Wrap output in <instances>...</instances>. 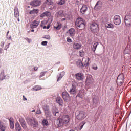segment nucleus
I'll return each mask as SVG.
<instances>
[{"instance_id":"nucleus-1","label":"nucleus","mask_w":131,"mask_h":131,"mask_svg":"<svg viewBox=\"0 0 131 131\" xmlns=\"http://www.w3.org/2000/svg\"><path fill=\"white\" fill-rule=\"evenodd\" d=\"M70 121V117L68 115H64L62 118L57 120V125L58 127H62L64 124L68 123Z\"/></svg>"},{"instance_id":"nucleus-2","label":"nucleus","mask_w":131,"mask_h":131,"mask_svg":"<svg viewBox=\"0 0 131 131\" xmlns=\"http://www.w3.org/2000/svg\"><path fill=\"white\" fill-rule=\"evenodd\" d=\"M90 30L95 33H97L99 31V26L96 22L92 23L90 25Z\"/></svg>"},{"instance_id":"nucleus-3","label":"nucleus","mask_w":131,"mask_h":131,"mask_svg":"<svg viewBox=\"0 0 131 131\" xmlns=\"http://www.w3.org/2000/svg\"><path fill=\"white\" fill-rule=\"evenodd\" d=\"M75 24L77 27L80 28V29H83L85 28V24L84 23L83 19L82 18L77 19Z\"/></svg>"},{"instance_id":"nucleus-4","label":"nucleus","mask_w":131,"mask_h":131,"mask_svg":"<svg viewBox=\"0 0 131 131\" xmlns=\"http://www.w3.org/2000/svg\"><path fill=\"white\" fill-rule=\"evenodd\" d=\"M124 81V76L123 74H119L117 79V84L119 86H121L123 84Z\"/></svg>"},{"instance_id":"nucleus-5","label":"nucleus","mask_w":131,"mask_h":131,"mask_svg":"<svg viewBox=\"0 0 131 131\" xmlns=\"http://www.w3.org/2000/svg\"><path fill=\"white\" fill-rule=\"evenodd\" d=\"M27 122L28 124L31 125L33 127H36L38 125V122L34 118L27 119Z\"/></svg>"},{"instance_id":"nucleus-6","label":"nucleus","mask_w":131,"mask_h":131,"mask_svg":"<svg viewBox=\"0 0 131 131\" xmlns=\"http://www.w3.org/2000/svg\"><path fill=\"white\" fill-rule=\"evenodd\" d=\"M62 98L64 101H66L67 102H70L71 97L69 95V94H68V92H62Z\"/></svg>"},{"instance_id":"nucleus-7","label":"nucleus","mask_w":131,"mask_h":131,"mask_svg":"<svg viewBox=\"0 0 131 131\" xmlns=\"http://www.w3.org/2000/svg\"><path fill=\"white\" fill-rule=\"evenodd\" d=\"M114 23L115 25L119 26L121 23V17L119 15H116L114 17Z\"/></svg>"},{"instance_id":"nucleus-8","label":"nucleus","mask_w":131,"mask_h":131,"mask_svg":"<svg viewBox=\"0 0 131 131\" xmlns=\"http://www.w3.org/2000/svg\"><path fill=\"white\" fill-rule=\"evenodd\" d=\"M77 119L82 121L85 118V114L83 111H79L78 114L76 116Z\"/></svg>"},{"instance_id":"nucleus-9","label":"nucleus","mask_w":131,"mask_h":131,"mask_svg":"<svg viewBox=\"0 0 131 131\" xmlns=\"http://www.w3.org/2000/svg\"><path fill=\"white\" fill-rule=\"evenodd\" d=\"M125 25L130 27L131 26V15H127L125 17Z\"/></svg>"},{"instance_id":"nucleus-10","label":"nucleus","mask_w":131,"mask_h":131,"mask_svg":"<svg viewBox=\"0 0 131 131\" xmlns=\"http://www.w3.org/2000/svg\"><path fill=\"white\" fill-rule=\"evenodd\" d=\"M85 84L87 85H92L93 84V79L90 75L87 76Z\"/></svg>"},{"instance_id":"nucleus-11","label":"nucleus","mask_w":131,"mask_h":131,"mask_svg":"<svg viewBox=\"0 0 131 131\" xmlns=\"http://www.w3.org/2000/svg\"><path fill=\"white\" fill-rule=\"evenodd\" d=\"M69 92L71 95H76V93H77V89L76 88V86H75L74 84H72Z\"/></svg>"},{"instance_id":"nucleus-12","label":"nucleus","mask_w":131,"mask_h":131,"mask_svg":"<svg viewBox=\"0 0 131 131\" xmlns=\"http://www.w3.org/2000/svg\"><path fill=\"white\" fill-rule=\"evenodd\" d=\"M82 45L76 42L73 44V48L76 51L80 50L81 49Z\"/></svg>"},{"instance_id":"nucleus-13","label":"nucleus","mask_w":131,"mask_h":131,"mask_svg":"<svg viewBox=\"0 0 131 131\" xmlns=\"http://www.w3.org/2000/svg\"><path fill=\"white\" fill-rule=\"evenodd\" d=\"M39 23L40 22L39 21L34 20L30 24V28L31 29L36 28L37 27H38Z\"/></svg>"},{"instance_id":"nucleus-14","label":"nucleus","mask_w":131,"mask_h":131,"mask_svg":"<svg viewBox=\"0 0 131 131\" xmlns=\"http://www.w3.org/2000/svg\"><path fill=\"white\" fill-rule=\"evenodd\" d=\"M102 7V3L101 1H98L96 3V4L94 6V9L95 10H99V9H101Z\"/></svg>"},{"instance_id":"nucleus-15","label":"nucleus","mask_w":131,"mask_h":131,"mask_svg":"<svg viewBox=\"0 0 131 131\" xmlns=\"http://www.w3.org/2000/svg\"><path fill=\"white\" fill-rule=\"evenodd\" d=\"M41 2L40 0H33L32 2H31L30 5L34 6H40Z\"/></svg>"},{"instance_id":"nucleus-16","label":"nucleus","mask_w":131,"mask_h":131,"mask_svg":"<svg viewBox=\"0 0 131 131\" xmlns=\"http://www.w3.org/2000/svg\"><path fill=\"white\" fill-rule=\"evenodd\" d=\"M89 61L90 58H89V57H84L82 59V62L84 63V66L85 67H86V68H88Z\"/></svg>"},{"instance_id":"nucleus-17","label":"nucleus","mask_w":131,"mask_h":131,"mask_svg":"<svg viewBox=\"0 0 131 131\" xmlns=\"http://www.w3.org/2000/svg\"><path fill=\"white\" fill-rule=\"evenodd\" d=\"M19 122H20V124L21 125L22 127L24 129H26L27 125H26V121H25L24 119H23V118L19 119Z\"/></svg>"},{"instance_id":"nucleus-18","label":"nucleus","mask_w":131,"mask_h":131,"mask_svg":"<svg viewBox=\"0 0 131 131\" xmlns=\"http://www.w3.org/2000/svg\"><path fill=\"white\" fill-rule=\"evenodd\" d=\"M75 77L77 80H82L84 78L83 75L82 73H77L75 75Z\"/></svg>"},{"instance_id":"nucleus-19","label":"nucleus","mask_w":131,"mask_h":131,"mask_svg":"<svg viewBox=\"0 0 131 131\" xmlns=\"http://www.w3.org/2000/svg\"><path fill=\"white\" fill-rule=\"evenodd\" d=\"M14 16L15 18H18L19 14V9H18L17 6H15L14 9Z\"/></svg>"},{"instance_id":"nucleus-20","label":"nucleus","mask_w":131,"mask_h":131,"mask_svg":"<svg viewBox=\"0 0 131 131\" xmlns=\"http://www.w3.org/2000/svg\"><path fill=\"white\" fill-rule=\"evenodd\" d=\"M9 122H10V127L11 128V129H13L15 127V124L13 120V119L12 118H10L9 119Z\"/></svg>"},{"instance_id":"nucleus-21","label":"nucleus","mask_w":131,"mask_h":131,"mask_svg":"<svg viewBox=\"0 0 131 131\" xmlns=\"http://www.w3.org/2000/svg\"><path fill=\"white\" fill-rule=\"evenodd\" d=\"M88 7L86 5H83L82 8L80 9V12L82 14H84L87 11Z\"/></svg>"},{"instance_id":"nucleus-22","label":"nucleus","mask_w":131,"mask_h":131,"mask_svg":"<svg viewBox=\"0 0 131 131\" xmlns=\"http://www.w3.org/2000/svg\"><path fill=\"white\" fill-rule=\"evenodd\" d=\"M50 15H51V13L50 12L46 11V12H44L43 13L40 15V17L44 18L45 17V16H49Z\"/></svg>"},{"instance_id":"nucleus-23","label":"nucleus","mask_w":131,"mask_h":131,"mask_svg":"<svg viewBox=\"0 0 131 131\" xmlns=\"http://www.w3.org/2000/svg\"><path fill=\"white\" fill-rule=\"evenodd\" d=\"M0 130L1 131H5L6 130V126L3 122L0 121Z\"/></svg>"},{"instance_id":"nucleus-24","label":"nucleus","mask_w":131,"mask_h":131,"mask_svg":"<svg viewBox=\"0 0 131 131\" xmlns=\"http://www.w3.org/2000/svg\"><path fill=\"white\" fill-rule=\"evenodd\" d=\"M56 101L57 103H58L59 105H62L63 104V100L61 98H60V97H57L56 99Z\"/></svg>"},{"instance_id":"nucleus-25","label":"nucleus","mask_w":131,"mask_h":131,"mask_svg":"<svg viewBox=\"0 0 131 131\" xmlns=\"http://www.w3.org/2000/svg\"><path fill=\"white\" fill-rule=\"evenodd\" d=\"M61 28H62V24H61L60 23L57 22L55 24L54 28L57 29V30H59Z\"/></svg>"},{"instance_id":"nucleus-26","label":"nucleus","mask_w":131,"mask_h":131,"mask_svg":"<svg viewBox=\"0 0 131 131\" xmlns=\"http://www.w3.org/2000/svg\"><path fill=\"white\" fill-rule=\"evenodd\" d=\"M15 130L16 131H22V128L19 124V123L15 124Z\"/></svg>"},{"instance_id":"nucleus-27","label":"nucleus","mask_w":131,"mask_h":131,"mask_svg":"<svg viewBox=\"0 0 131 131\" xmlns=\"http://www.w3.org/2000/svg\"><path fill=\"white\" fill-rule=\"evenodd\" d=\"M42 124L43 126L47 127V126H49V123L47 119H44L42 120Z\"/></svg>"},{"instance_id":"nucleus-28","label":"nucleus","mask_w":131,"mask_h":131,"mask_svg":"<svg viewBox=\"0 0 131 131\" xmlns=\"http://www.w3.org/2000/svg\"><path fill=\"white\" fill-rule=\"evenodd\" d=\"M69 33L70 35L72 36H74L75 34V30L74 28H71L69 30Z\"/></svg>"},{"instance_id":"nucleus-29","label":"nucleus","mask_w":131,"mask_h":131,"mask_svg":"<svg viewBox=\"0 0 131 131\" xmlns=\"http://www.w3.org/2000/svg\"><path fill=\"white\" fill-rule=\"evenodd\" d=\"M77 66H78L79 68H84V64L82 63L81 60H78L77 61Z\"/></svg>"},{"instance_id":"nucleus-30","label":"nucleus","mask_w":131,"mask_h":131,"mask_svg":"<svg viewBox=\"0 0 131 131\" xmlns=\"http://www.w3.org/2000/svg\"><path fill=\"white\" fill-rule=\"evenodd\" d=\"M53 114L55 116H57V117H59V116H60V113H59L57 109H55V110H53Z\"/></svg>"},{"instance_id":"nucleus-31","label":"nucleus","mask_w":131,"mask_h":131,"mask_svg":"<svg viewBox=\"0 0 131 131\" xmlns=\"http://www.w3.org/2000/svg\"><path fill=\"white\" fill-rule=\"evenodd\" d=\"M38 13V9H33L32 11H30L29 14L30 15H35L36 14Z\"/></svg>"},{"instance_id":"nucleus-32","label":"nucleus","mask_w":131,"mask_h":131,"mask_svg":"<svg viewBox=\"0 0 131 131\" xmlns=\"http://www.w3.org/2000/svg\"><path fill=\"white\" fill-rule=\"evenodd\" d=\"M99 102V98L97 96H94L93 97V102L94 103H98Z\"/></svg>"},{"instance_id":"nucleus-33","label":"nucleus","mask_w":131,"mask_h":131,"mask_svg":"<svg viewBox=\"0 0 131 131\" xmlns=\"http://www.w3.org/2000/svg\"><path fill=\"white\" fill-rule=\"evenodd\" d=\"M98 45V43L97 42H96L95 43H94V44L93 45L92 49V51H93L94 53L95 52V51L96 50V48L97 47Z\"/></svg>"},{"instance_id":"nucleus-34","label":"nucleus","mask_w":131,"mask_h":131,"mask_svg":"<svg viewBox=\"0 0 131 131\" xmlns=\"http://www.w3.org/2000/svg\"><path fill=\"white\" fill-rule=\"evenodd\" d=\"M5 77L6 76L5 75L4 71H2V73L0 74V80H3Z\"/></svg>"},{"instance_id":"nucleus-35","label":"nucleus","mask_w":131,"mask_h":131,"mask_svg":"<svg viewBox=\"0 0 131 131\" xmlns=\"http://www.w3.org/2000/svg\"><path fill=\"white\" fill-rule=\"evenodd\" d=\"M86 122L85 121H82L80 123L79 126V129L81 130L82 129V128H83L84 125L85 124Z\"/></svg>"},{"instance_id":"nucleus-36","label":"nucleus","mask_w":131,"mask_h":131,"mask_svg":"<svg viewBox=\"0 0 131 131\" xmlns=\"http://www.w3.org/2000/svg\"><path fill=\"white\" fill-rule=\"evenodd\" d=\"M42 87L39 86V85H36L33 88V90L35 91H39L40 90H41Z\"/></svg>"},{"instance_id":"nucleus-37","label":"nucleus","mask_w":131,"mask_h":131,"mask_svg":"<svg viewBox=\"0 0 131 131\" xmlns=\"http://www.w3.org/2000/svg\"><path fill=\"white\" fill-rule=\"evenodd\" d=\"M45 113V116H46L47 117H48L49 116H51V112L50 110V108Z\"/></svg>"},{"instance_id":"nucleus-38","label":"nucleus","mask_w":131,"mask_h":131,"mask_svg":"<svg viewBox=\"0 0 131 131\" xmlns=\"http://www.w3.org/2000/svg\"><path fill=\"white\" fill-rule=\"evenodd\" d=\"M66 3V0H58L57 2V4L59 5H63Z\"/></svg>"},{"instance_id":"nucleus-39","label":"nucleus","mask_w":131,"mask_h":131,"mask_svg":"<svg viewBox=\"0 0 131 131\" xmlns=\"http://www.w3.org/2000/svg\"><path fill=\"white\" fill-rule=\"evenodd\" d=\"M42 108L45 111V113L50 108L49 106L47 105V104L43 105Z\"/></svg>"},{"instance_id":"nucleus-40","label":"nucleus","mask_w":131,"mask_h":131,"mask_svg":"<svg viewBox=\"0 0 131 131\" xmlns=\"http://www.w3.org/2000/svg\"><path fill=\"white\" fill-rule=\"evenodd\" d=\"M106 28L113 29V28H114V26H113V25L112 24H108L106 26Z\"/></svg>"},{"instance_id":"nucleus-41","label":"nucleus","mask_w":131,"mask_h":131,"mask_svg":"<svg viewBox=\"0 0 131 131\" xmlns=\"http://www.w3.org/2000/svg\"><path fill=\"white\" fill-rule=\"evenodd\" d=\"M46 3L48 5H52V4H53L52 0H47Z\"/></svg>"},{"instance_id":"nucleus-42","label":"nucleus","mask_w":131,"mask_h":131,"mask_svg":"<svg viewBox=\"0 0 131 131\" xmlns=\"http://www.w3.org/2000/svg\"><path fill=\"white\" fill-rule=\"evenodd\" d=\"M102 20L103 21H107V16H102Z\"/></svg>"},{"instance_id":"nucleus-43","label":"nucleus","mask_w":131,"mask_h":131,"mask_svg":"<svg viewBox=\"0 0 131 131\" xmlns=\"http://www.w3.org/2000/svg\"><path fill=\"white\" fill-rule=\"evenodd\" d=\"M36 114L40 115L42 113L40 109H38L37 111L36 112Z\"/></svg>"},{"instance_id":"nucleus-44","label":"nucleus","mask_w":131,"mask_h":131,"mask_svg":"<svg viewBox=\"0 0 131 131\" xmlns=\"http://www.w3.org/2000/svg\"><path fill=\"white\" fill-rule=\"evenodd\" d=\"M67 41H68V42L69 43H71L72 42V40L70 38H67Z\"/></svg>"},{"instance_id":"nucleus-45","label":"nucleus","mask_w":131,"mask_h":131,"mask_svg":"<svg viewBox=\"0 0 131 131\" xmlns=\"http://www.w3.org/2000/svg\"><path fill=\"white\" fill-rule=\"evenodd\" d=\"M47 43H48V41H43L41 42V45L43 46H47Z\"/></svg>"},{"instance_id":"nucleus-46","label":"nucleus","mask_w":131,"mask_h":131,"mask_svg":"<svg viewBox=\"0 0 131 131\" xmlns=\"http://www.w3.org/2000/svg\"><path fill=\"white\" fill-rule=\"evenodd\" d=\"M62 77V76H61V75L60 74L59 76H58L57 81H58L60 80L61 79Z\"/></svg>"},{"instance_id":"nucleus-47","label":"nucleus","mask_w":131,"mask_h":131,"mask_svg":"<svg viewBox=\"0 0 131 131\" xmlns=\"http://www.w3.org/2000/svg\"><path fill=\"white\" fill-rule=\"evenodd\" d=\"M45 21H42L41 22V25H40L41 27H43V26H45Z\"/></svg>"},{"instance_id":"nucleus-48","label":"nucleus","mask_w":131,"mask_h":131,"mask_svg":"<svg viewBox=\"0 0 131 131\" xmlns=\"http://www.w3.org/2000/svg\"><path fill=\"white\" fill-rule=\"evenodd\" d=\"M5 45V42L4 41H2L1 43V46H2V48H4Z\"/></svg>"},{"instance_id":"nucleus-49","label":"nucleus","mask_w":131,"mask_h":131,"mask_svg":"<svg viewBox=\"0 0 131 131\" xmlns=\"http://www.w3.org/2000/svg\"><path fill=\"white\" fill-rule=\"evenodd\" d=\"M45 74L46 73H45V72H42V73H41V74H40L41 77H42V76H44Z\"/></svg>"},{"instance_id":"nucleus-50","label":"nucleus","mask_w":131,"mask_h":131,"mask_svg":"<svg viewBox=\"0 0 131 131\" xmlns=\"http://www.w3.org/2000/svg\"><path fill=\"white\" fill-rule=\"evenodd\" d=\"M45 38L48 39V40H50L51 37L50 36H45Z\"/></svg>"},{"instance_id":"nucleus-51","label":"nucleus","mask_w":131,"mask_h":131,"mask_svg":"<svg viewBox=\"0 0 131 131\" xmlns=\"http://www.w3.org/2000/svg\"><path fill=\"white\" fill-rule=\"evenodd\" d=\"M25 40H27L28 42L30 43L31 41V39H29L28 38H25Z\"/></svg>"},{"instance_id":"nucleus-52","label":"nucleus","mask_w":131,"mask_h":131,"mask_svg":"<svg viewBox=\"0 0 131 131\" xmlns=\"http://www.w3.org/2000/svg\"><path fill=\"white\" fill-rule=\"evenodd\" d=\"M92 68L93 69V70H98V67L97 66L93 67Z\"/></svg>"},{"instance_id":"nucleus-53","label":"nucleus","mask_w":131,"mask_h":131,"mask_svg":"<svg viewBox=\"0 0 131 131\" xmlns=\"http://www.w3.org/2000/svg\"><path fill=\"white\" fill-rule=\"evenodd\" d=\"M38 67H34V71H37L38 70Z\"/></svg>"},{"instance_id":"nucleus-54","label":"nucleus","mask_w":131,"mask_h":131,"mask_svg":"<svg viewBox=\"0 0 131 131\" xmlns=\"http://www.w3.org/2000/svg\"><path fill=\"white\" fill-rule=\"evenodd\" d=\"M3 52H4L3 49H0V54L3 53Z\"/></svg>"},{"instance_id":"nucleus-55","label":"nucleus","mask_w":131,"mask_h":131,"mask_svg":"<svg viewBox=\"0 0 131 131\" xmlns=\"http://www.w3.org/2000/svg\"><path fill=\"white\" fill-rule=\"evenodd\" d=\"M23 100L25 101V100H27V98H26V97L25 96H23Z\"/></svg>"},{"instance_id":"nucleus-56","label":"nucleus","mask_w":131,"mask_h":131,"mask_svg":"<svg viewBox=\"0 0 131 131\" xmlns=\"http://www.w3.org/2000/svg\"><path fill=\"white\" fill-rule=\"evenodd\" d=\"M9 48V45H8V46H5V50H7V49Z\"/></svg>"},{"instance_id":"nucleus-57","label":"nucleus","mask_w":131,"mask_h":131,"mask_svg":"<svg viewBox=\"0 0 131 131\" xmlns=\"http://www.w3.org/2000/svg\"><path fill=\"white\" fill-rule=\"evenodd\" d=\"M80 56H83V54H82V52L79 51Z\"/></svg>"},{"instance_id":"nucleus-58","label":"nucleus","mask_w":131,"mask_h":131,"mask_svg":"<svg viewBox=\"0 0 131 131\" xmlns=\"http://www.w3.org/2000/svg\"><path fill=\"white\" fill-rule=\"evenodd\" d=\"M50 28V25H48V26H47V29H49Z\"/></svg>"},{"instance_id":"nucleus-59","label":"nucleus","mask_w":131,"mask_h":131,"mask_svg":"<svg viewBox=\"0 0 131 131\" xmlns=\"http://www.w3.org/2000/svg\"><path fill=\"white\" fill-rule=\"evenodd\" d=\"M31 32H34V29L31 30Z\"/></svg>"},{"instance_id":"nucleus-60","label":"nucleus","mask_w":131,"mask_h":131,"mask_svg":"<svg viewBox=\"0 0 131 131\" xmlns=\"http://www.w3.org/2000/svg\"><path fill=\"white\" fill-rule=\"evenodd\" d=\"M47 27L46 26H45L43 27V29H47Z\"/></svg>"},{"instance_id":"nucleus-61","label":"nucleus","mask_w":131,"mask_h":131,"mask_svg":"<svg viewBox=\"0 0 131 131\" xmlns=\"http://www.w3.org/2000/svg\"><path fill=\"white\" fill-rule=\"evenodd\" d=\"M9 33V31H7V36L8 35Z\"/></svg>"},{"instance_id":"nucleus-62","label":"nucleus","mask_w":131,"mask_h":131,"mask_svg":"<svg viewBox=\"0 0 131 131\" xmlns=\"http://www.w3.org/2000/svg\"><path fill=\"white\" fill-rule=\"evenodd\" d=\"M17 20H18V21H20V19L19 18V17H17Z\"/></svg>"},{"instance_id":"nucleus-63","label":"nucleus","mask_w":131,"mask_h":131,"mask_svg":"<svg viewBox=\"0 0 131 131\" xmlns=\"http://www.w3.org/2000/svg\"><path fill=\"white\" fill-rule=\"evenodd\" d=\"M35 111V109H34V110L32 111V112H34Z\"/></svg>"},{"instance_id":"nucleus-64","label":"nucleus","mask_w":131,"mask_h":131,"mask_svg":"<svg viewBox=\"0 0 131 131\" xmlns=\"http://www.w3.org/2000/svg\"><path fill=\"white\" fill-rule=\"evenodd\" d=\"M66 20V18H63V19H62V20Z\"/></svg>"}]
</instances>
